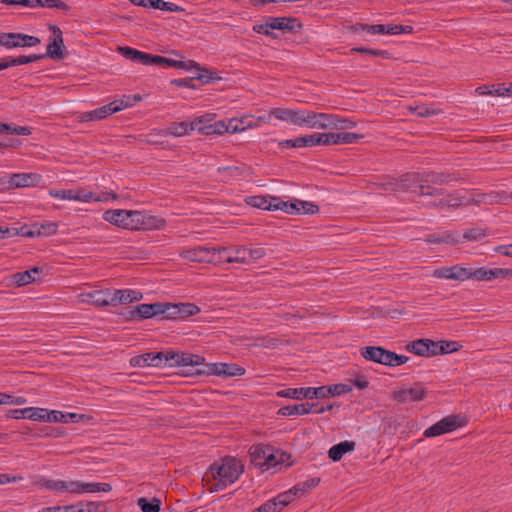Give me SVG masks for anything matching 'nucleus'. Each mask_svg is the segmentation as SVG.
I'll use <instances>...</instances> for the list:
<instances>
[{"label":"nucleus","instance_id":"obj_24","mask_svg":"<svg viewBox=\"0 0 512 512\" xmlns=\"http://www.w3.org/2000/svg\"><path fill=\"white\" fill-rule=\"evenodd\" d=\"M83 302L90 303L96 307L112 306V292L106 290H95L82 295Z\"/></svg>","mask_w":512,"mask_h":512},{"label":"nucleus","instance_id":"obj_5","mask_svg":"<svg viewBox=\"0 0 512 512\" xmlns=\"http://www.w3.org/2000/svg\"><path fill=\"white\" fill-rule=\"evenodd\" d=\"M396 185L402 190H410L414 192H417L416 189L418 188V194L421 196L428 195L436 197L444 195L445 192L442 188L424 185L423 172H411L403 174L399 178Z\"/></svg>","mask_w":512,"mask_h":512},{"label":"nucleus","instance_id":"obj_15","mask_svg":"<svg viewBox=\"0 0 512 512\" xmlns=\"http://www.w3.org/2000/svg\"><path fill=\"white\" fill-rule=\"evenodd\" d=\"M321 394H323V390H320L319 387L287 388L276 393L278 397L291 398L295 400L320 399Z\"/></svg>","mask_w":512,"mask_h":512},{"label":"nucleus","instance_id":"obj_63","mask_svg":"<svg viewBox=\"0 0 512 512\" xmlns=\"http://www.w3.org/2000/svg\"><path fill=\"white\" fill-rule=\"evenodd\" d=\"M111 103L113 107H116L115 112L133 106L132 96H123L121 99L114 100Z\"/></svg>","mask_w":512,"mask_h":512},{"label":"nucleus","instance_id":"obj_56","mask_svg":"<svg viewBox=\"0 0 512 512\" xmlns=\"http://www.w3.org/2000/svg\"><path fill=\"white\" fill-rule=\"evenodd\" d=\"M410 401H422L427 396L425 388L419 384L407 389Z\"/></svg>","mask_w":512,"mask_h":512},{"label":"nucleus","instance_id":"obj_53","mask_svg":"<svg viewBox=\"0 0 512 512\" xmlns=\"http://www.w3.org/2000/svg\"><path fill=\"white\" fill-rule=\"evenodd\" d=\"M297 497V492L294 490V487H292L291 489L279 493L277 496H275V501H278V504H280V508H284L288 506L292 501H294V499Z\"/></svg>","mask_w":512,"mask_h":512},{"label":"nucleus","instance_id":"obj_30","mask_svg":"<svg viewBox=\"0 0 512 512\" xmlns=\"http://www.w3.org/2000/svg\"><path fill=\"white\" fill-rule=\"evenodd\" d=\"M313 407H317V403H301L295 405H287L281 407L277 414L283 417L293 415H306L313 411Z\"/></svg>","mask_w":512,"mask_h":512},{"label":"nucleus","instance_id":"obj_46","mask_svg":"<svg viewBox=\"0 0 512 512\" xmlns=\"http://www.w3.org/2000/svg\"><path fill=\"white\" fill-rule=\"evenodd\" d=\"M321 482L319 477H313L307 479L303 482L297 483L294 487V490L297 492L298 498L309 492L311 489L317 487Z\"/></svg>","mask_w":512,"mask_h":512},{"label":"nucleus","instance_id":"obj_52","mask_svg":"<svg viewBox=\"0 0 512 512\" xmlns=\"http://www.w3.org/2000/svg\"><path fill=\"white\" fill-rule=\"evenodd\" d=\"M298 199L293 202L290 201H279L274 205V209L282 210L288 214H299L300 213V205H298Z\"/></svg>","mask_w":512,"mask_h":512},{"label":"nucleus","instance_id":"obj_44","mask_svg":"<svg viewBox=\"0 0 512 512\" xmlns=\"http://www.w3.org/2000/svg\"><path fill=\"white\" fill-rule=\"evenodd\" d=\"M406 349L418 356H428V339H418L406 345Z\"/></svg>","mask_w":512,"mask_h":512},{"label":"nucleus","instance_id":"obj_22","mask_svg":"<svg viewBox=\"0 0 512 512\" xmlns=\"http://www.w3.org/2000/svg\"><path fill=\"white\" fill-rule=\"evenodd\" d=\"M194 79L201 81L202 84H208V83L214 82L216 80H220L221 78L219 76H216L215 73H213L207 69H204L202 73H200L192 78L174 79L172 81V84L177 87L195 88V85L193 84Z\"/></svg>","mask_w":512,"mask_h":512},{"label":"nucleus","instance_id":"obj_62","mask_svg":"<svg viewBox=\"0 0 512 512\" xmlns=\"http://www.w3.org/2000/svg\"><path fill=\"white\" fill-rule=\"evenodd\" d=\"M266 255L265 249L262 247L257 248H246V259L247 263L250 261H257Z\"/></svg>","mask_w":512,"mask_h":512},{"label":"nucleus","instance_id":"obj_4","mask_svg":"<svg viewBox=\"0 0 512 512\" xmlns=\"http://www.w3.org/2000/svg\"><path fill=\"white\" fill-rule=\"evenodd\" d=\"M360 355L367 361L375 362L389 367L405 364L409 357L387 350L382 346H366L359 350Z\"/></svg>","mask_w":512,"mask_h":512},{"label":"nucleus","instance_id":"obj_57","mask_svg":"<svg viewBox=\"0 0 512 512\" xmlns=\"http://www.w3.org/2000/svg\"><path fill=\"white\" fill-rule=\"evenodd\" d=\"M461 348V345L456 341H439V355H444L452 352H456Z\"/></svg>","mask_w":512,"mask_h":512},{"label":"nucleus","instance_id":"obj_60","mask_svg":"<svg viewBox=\"0 0 512 512\" xmlns=\"http://www.w3.org/2000/svg\"><path fill=\"white\" fill-rule=\"evenodd\" d=\"M413 30L414 29L411 25L387 24V34H389V35L412 33Z\"/></svg>","mask_w":512,"mask_h":512},{"label":"nucleus","instance_id":"obj_59","mask_svg":"<svg viewBox=\"0 0 512 512\" xmlns=\"http://www.w3.org/2000/svg\"><path fill=\"white\" fill-rule=\"evenodd\" d=\"M486 236V233L481 228L466 229L463 233V239L467 241H478Z\"/></svg>","mask_w":512,"mask_h":512},{"label":"nucleus","instance_id":"obj_37","mask_svg":"<svg viewBox=\"0 0 512 512\" xmlns=\"http://www.w3.org/2000/svg\"><path fill=\"white\" fill-rule=\"evenodd\" d=\"M319 389L323 390V394L320 395V399L344 395L352 390L351 386L342 383L330 386H320Z\"/></svg>","mask_w":512,"mask_h":512},{"label":"nucleus","instance_id":"obj_14","mask_svg":"<svg viewBox=\"0 0 512 512\" xmlns=\"http://www.w3.org/2000/svg\"><path fill=\"white\" fill-rule=\"evenodd\" d=\"M217 263H247L246 259V247H217Z\"/></svg>","mask_w":512,"mask_h":512},{"label":"nucleus","instance_id":"obj_12","mask_svg":"<svg viewBox=\"0 0 512 512\" xmlns=\"http://www.w3.org/2000/svg\"><path fill=\"white\" fill-rule=\"evenodd\" d=\"M180 256L189 261L193 262H204V263H217V247H204L199 246L183 250Z\"/></svg>","mask_w":512,"mask_h":512},{"label":"nucleus","instance_id":"obj_20","mask_svg":"<svg viewBox=\"0 0 512 512\" xmlns=\"http://www.w3.org/2000/svg\"><path fill=\"white\" fill-rule=\"evenodd\" d=\"M273 30L288 31L297 33L303 28V24L295 17H270Z\"/></svg>","mask_w":512,"mask_h":512},{"label":"nucleus","instance_id":"obj_19","mask_svg":"<svg viewBox=\"0 0 512 512\" xmlns=\"http://www.w3.org/2000/svg\"><path fill=\"white\" fill-rule=\"evenodd\" d=\"M32 36L22 33L0 32V45L8 49L32 45Z\"/></svg>","mask_w":512,"mask_h":512},{"label":"nucleus","instance_id":"obj_54","mask_svg":"<svg viewBox=\"0 0 512 512\" xmlns=\"http://www.w3.org/2000/svg\"><path fill=\"white\" fill-rule=\"evenodd\" d=\"M9 183L13 187H29L32 183V174H14Z\"/></svg>","mask_w":512,"mask_h":512},{"label":"nucleus","instance_id":"obj_6","mask_svg":"<svg viewBox=\"0 0 512 512\" xmlns=\"http://www.w3.org/2000/svg\"><path fill=\"white\" fill-rule=\"evenodd\" d=\"M48 194L51 197H55L61 200H75L80 202H101L107 201L110 197L116 199L115 193H102V195H96L91 191L85 189H61V190H49Z\"/></svg>","mask_w":512,"mask_h":512},{"label":"nucleus","instance_id":"obj_50","mask_svg":"<svg viewBox=\"0 0 512 512\" xmlns=\"http://www.w3.org/2000/svg\"><path fill=\"white\" fill-rule=\"evenodd\" d=\"M351 53H361V54H369L372 56L381 57L384 59H390L391 54L387 50H381V49H372L367 47H353L350 50Z\"/></svg>","mask_w":512,"mask_h":512},{"label":"nucleus","instance_id":"obj_33","mask_svg":"<svg viewBox=\"0 0 512 512\" xmlns=\"http://www.w3.org/2000/svg\"><path fill=\"white\" fill-rule=\"evenodd\" d=\"M276 197L272 196H250L246 199V203L252 207L259 208L262 210L274 211V205L272 201H277Z\"/></svg>","mask_w":512,"mask_h":512},{"label":"nucleus","instance_id":"obj_2","mask_svg":"<svg viewBox=\"0 0 512 512\" xmlns=\"http://www.w3.org/2000/svg\"><path fill=\"white\" fill-rule=\"evenodd\" d=\"M103 219L117 227L129 230H152L163 228L166 221L162 218L136 210H107Z\"/></svg>","mask_w":512,"mask_h":512},{"label":"nucleus","instance_id":"obj_26","mask_svg":"<svg viewBox=\"0 0 512 512\" xmlns=\"http://www.w3.org/2000/svg\"><path fill=\"white\" fill-rule=\"evenodd\" d=\"M143 295L141 292L132 289H118L112 292V306L140 301Z\"/></svg>","mask_w":512,"mask_h":512},{"label":"nucleus","instance_id":"obj_29","mask_svg":"<svg viewBox=\"0 0 512 512\" xmlns=\"http://www.w3.org/2000/svg\"><path fill=\"white\" fill-rule=\"evenodd\" d=\"M116 107H113L112 103H108L100 108L86 111L81 114V121L90 122V121H98L105 119L106 117L116 113Z\"/></svg>","mask_w":512,"mask_h":512},{"label":"nucleus","instance_id":"obj_18","mask_svg":"<svg viewBox=\"0 0 512 512\" xmlns=\"http://www.w3.org/2000/svg\"><path fill=\"white\" fill-rule=\"evenodd\" d=\"M49 29L52 32L53 39L47 46V54L52 59H63L64 41L62 37V31L58 26L53 24L49 25Z\"/></svg>","mask_w":512,"mask_h":512},{"label":"nucleus","instance_id":"obj_31","mask_svg":"<svg viewBox=\"0 0 512 512\" xmlns=\"http://www.w3.org/2000/svg\"><path fill=\"white\" fill-rule=\"evenodd\" d=\"M355 447L356 443L354 441L345 440L333 445L328 451V456L332 461L337 462L340 461L346 453L354 451Z\"/></svg>","mask_w":512,"mask_h":512},{"label":"nucleus","instance_id":"obj_42","mask_svg":"<svg viewBox=\"0 0 512 512\" xmlns=\"http://www.w3.org/2000/svg\"><path fill=\"white\" fill-rule=\"evenodd\" d=\"M330 129L333 130H346L356 126V122L349 118L341 117L337 114H331Z\"/></svg>","mask_w":512,"mask_h":512},{"label":"nucleus","instance_id":"obj_21","mask_svg":"<svg viewBox=\"0 0 512 512\" xmlns=\"http://www.w3.org/2000/svg\"><path fill=\"white\" fill-rule=\"evenodd\" d=\"M301 111L302 109L277 107L269 111V117L299 126Z\"/></svg>","mask_w":512,"mask_h":512},{"label":"nucleus","instance_id":"obj_45","mask_svg":"<svg viewBox=\"0 0 512 512\" xmlns=\"http://www.w3.org/2000/svg\"><path fill=\"white\" fill-rule=\"evenodd\" d=\"M58 230V224L56 222H45L39 224L34 222V236H51L54 235Z\"/></svg>","mask_w":512,"mask_h":512},{"label":"nucleus","instance_id":"obj_9","mask_svg":"<svg viewBox=\"0 0 512 512\" xmlns=\"http://www.w3.org/2000/svg\"><path fill=\"white\" fill-rule=\"evenodd\" d=\"M112 490V486L109 483L100 482H82L78 480H63L62 481V492L70 494H83V493H97V492H109Z\"/></svg>","mask_w":512,"mask_h":512},{"label":"nucleus","instance_id":"obj_1","mask_svg":"<svg viewBox=\"0 0 512 512\" xmlns=\"http://www.w3.org/2000/svg\"><path fill=\"white\" fill-rule=\"evenodd\" d=\"M244 472L243 463L235 457L227 456L211 464L204 475L208 490L218 492L235 483Z\"/></svg>","mask_w":512,"mask_h":512},{"label":"nucleus","instance_id":"obj_27","mask_svg":"<svg viewBox=\"0 0 512 512\" xmlns=\"http://www.w3.org/2000/svg\"><path fill=\"white\" fill-rule=\"evenodd\" d=\"M265 459L266 460L263 464L262 471L276 469L278 466L286 463L290 459V455L272 446V451H269Z\"/></svg>","mask_w":512,"mask_h":512},{"label":"nucleus","instance_id":"obj_13","mask_svg":"<svg viewBox=\"0 0 512 512\" xmlns=\"http://www.w3.org/2000/svg\"><path fill=\"white\" fill-rule=\"evenodd\" d=\"M432 276L438 279L464 282L470 279V267H466L462 264H456L450 267L442 266L436 268Z\"/></svg>","mask_w":512,"mask_h":512},{"label":"nucleus","instance_id":"obj_32","mask_svg":"<svg viewBox=\"0 0 512 512\" xmlns=\"http://www.w3.org/2000/svg\"><path fill=\"white\" fill-rule=\"evenodd\" d=\"M425 241L433 244H456L459 242V235L457 232L444 231L439 234L427 235Z\"/></svg>","mask_w":512,"mask_h":512},{"label":"nucleus","instance_id":"obj_8","mask_svg":"<svg viewBox=\"0 0 512 512\" xmlns=\"http://www.w3.org/2000/svg\"><path fill=\"white\" fill-rule=\"evenodd\" d=\"M465 425L466 419L464 417L458 415H449L428 427L424 431L423 435L427 438L436 437L453 432L458 428L464 427Z\"/></svg>","mask_w":512,"mask_h":512},{"label":"nucleus","instance_id":"obj_40","mask_svg":"<svg viewBox=\"0 0 512 512\" xmlns=\"http://www.w3.org/2000/svg\"><path fill=\"white\" fill-rule=\"evenodd\" d=\"M137 505L142 512H160L161 510V500L157 497H153L152 499L140 497L137 500Z\"/></svg>","mask_w":512,"mask_h":512},{"label":"nucleus","instance_id":"obj_3","mask_svg":"<svg viewBox=\"0 0 512 512\" xmlns=\"http://www.w3.org/2000/svg\"><path fill=\"white\" fill-rule=\"evenodd\" d=\"M158 354H161V367H182V372L186 376H198L194 372L200 370V366L204 361L203 356L187 352L168 350L158 352Z\"/></svg>","mask_w":512,"mask_h":512},{"label":"nucleus","instance_id":"obj_11","mask_svg":"<svg viewBox=\"0 0 512 512\" xmlns=\"http://www.w3.org/2000/svg\"><path fill=\"white\" fill-rule=\"evenodd\" d=\"M140 64L149 66H161V67H173L178 69H186L190 67H195L197 70H200L198 64L193 61H189L188 63L180 60H173L170 58H166L160 55H153L150 53L144 52L142 59L139 62Z\"/></svg>","mask_w":512,"mask_h":512},{"label":"nucleus","instance_id":"obj_47","mask_svg":"<svg viewBox=\"0 0 512 512\" xmlns=\"http://www.w3.org/2000/svg\"><path fill=\"white\" fill-rule=\"evenodd\" d=\"M178 318L185 319L196 315L200 312V308L194 303H176Z\"/></svg>","mask_w":512,"mask_h":512},{"label":"nucleus","instance_id":"obj_39","mask_svg":"<svg viewBox=\"0 0 512 512\" xmlns=\"http://www.w3.org/2000/svg\"><path fill=\"white\" fill-rule=\"evenodd\" d=\"M8 286L14 285L16 287H22L32 282V269H28L24 272H17L6 278Z\"/></svg>","mask_w":512,"mask_h":512},{"label":"nucleus","instance_id":"obj_35","mask_svg":"<svg viewBox=\"0 0 512 512\" xmlns=\"http://www.w3.org/2000/svg\"><path fill=\"white\" fill-rule=\"evenodd\" d=\"M64 435V431L60 427H52L43 424H34V437H54L59 438Z\"/></svg>","mask_w":512,"mask_h":512},{"label":"nucleus","instance_id":"obj_16","mask_svg":"<svg viewBox=\"0 0 512 512\" xmlns=\"http://www.w3.org/2000/svg\"><path fill=\"white\" fill-rule=\"evenodd\" d=\"M251 127V120L232 118L227 122L220 120L214 123L216 134L222 135L224 133H237Z\"/></svg>","mask_w":512,"mask_h":512},{"label":"nucleus","instance_id":"obj_43","mask_svg":"<svg viewBox=\"0 0 512 512\" xmlns=\"http://www.w3.org/2000/svg\"><path fill=\"white\" fill-rule=\"evenodd\" d=\"M159 308L157 310V316L162 315V319H177L178 311L176 304L170 302H158Z\"/></svg>","mask_w":512,"mask_h":512},{"label":"nucleus","instance_id":"obj_28","mask_svg":"<svg viewBox=\"0 0 512 512\" xmlns=\"http://www.w3.org/2000/svg\"><path fill=\"white\" fill-rule=\"evenodd\" d=\"M272 451V446L267 444H254L249 449V456L251 463L262 470L265 463L266 455Z\"/></svg>","mask_w":512,"mask_h":512},{"label":"nucleus","instance_id":"obj_7","mask_svg":"<svg viewBox=\"0 0 512 512\" xmlns=\"http://www.w3.org/2000/svg\"><path fill=\"white\" fill-rule=\"evenodd\" d=\"M198 376L216 375V376H242L245 374V369L237 364L228 363H206L205 360L200 366V370L195 372Z\"/></svg>","mask_w":512,"mask_h":512},{"label":"nucleus","instance_id":"obj_23","mask_svg":"<svg viewBox=\"0 0 512 512\" xmlns=\"http://www.w3.org/2000/svg\"><path fill=\"white\" fill-rule=\"evenodd\" d=\"M459 179L458 175L455 173H444V172H423V180L424 185H430L435 187L434 185H444L449 184L451 182L457 181Z\"/></svg>","mask_w":512,"mask_h":512},{"label":"nucleus","instance_id":"obj_49","mask_svg":"<svg viewBox=\"0 0 512 512\" xmlns=\"http://www.w3.org/2000/svg\"><path fill=\"white\" fill-rule=\"evenodd\" d=\"M34 7L56 8L68 11L70 6L61 0H34Z\"/></svg>","mask_w":512,"mask_h":512},{"label":"nucleus","instance_id":"obj_41","mask_svg":"<svg viewBox=\"0 0 512 512\" xmlns=\"http://www.w3.org/2000/svg\"><path fill=\"white\" fill-rule=\"evenodd\" d=\"M497 278L496 268L487 269L485 267L473 269L470 268V279H475L477 281H490L492 279Z\"/></svg>","mask_w":512,"mask_h":512},{"label":"nucleus","instance_id":"obj_58","mask_svg":"<svg viewBox=\"0 0 512 512\" xmlns=\"http://www.w3.org/2000/svg\"><path fill=\"white\" fill-rule=\"evenodd\" d=\"M253 30L258 34H263L271 38H276L277 36L272 32V25L270 17L267 18L266 22L263 24H256L253 26Z\"/></svg>","mask_w":512,"mask_h":512},{"label":"nucleus","instance_id":"obj_55","mask_svg":"<svg viewBox=\"0 0 512 512\" xmlns=\"http://www.w3.org/2000/svg\"><path fill=\"white\" fill-rule=\"evenodd\" d=\"M191 130H197L199 133L204 135L216 134L214 123L205 124L201 119L192 122Z\"/></svg>","mask_w":512,"mask_h":512},{"label":"nucleus","instance_id":"obj_48","mask_svg":"<svg viewBox=\"0 0 512 512\" xmlns=\"http://www.w3.org/2000/svg\"><path fill=\"white\" fill-rule=\"evenodd\" d=\"M191 126L192 122H173L168 127V133L175 137H181L192 131Z\"/></svg>","mask_w":512,"mask_h":512},{"label":"nucleus","instance_id":"obj_38","mask_svg":"<svg viewBox=\"0 0 512 512\" xmlns=\"http://www.w3.org/2000/svg\"><path fill=\"white\" fill-rule=\"evenodd\" d=\"M158 308V302L150 304H139L135 306V313L137 314L138 321L156 317Z\"/></svg>","mask_w":512,"mask_h":512},{"label":"nucleus","instance_id":"obj_10","mask_svg":"<svg viewBox=\"0 0 512 512\" xmlns=\"http://www.w3.org/2000/svg\"><path fill=\"white\" fill-rule=\"evenodd\" d=\"M331 114L315 112L313 110L302 109L300 115L299 127L309 129H330Z\"/></svg>","mask_w":512,"mask_h":512},{"label":"nucleus","instance_id":"obj_64","mask_svg":"<svg viewBox=\"0 0 512 512\" xmlns=\"http://www.w3.org/2000/svg\"><path fill=\"white\" fill-rule=\"evenodd\" d=\"M118 314L126 322L138 321L137 314L135 313V306L126 307L122 309Z\"/></svg>","mask_w":512,"mask_h":512},{"label":"nucleus","instance_id":"obj_36","mask_svg":"<svg viewBox=\"0 0 512 512\" xmlns=\"http://www.w3.org/2000/svg\"><path fill=\"white\" fill-rule=\"evenodd\" d=\"M63 480H52L45 477L34 476V486L40 489H46L55 493L62 492Z\"/></svg>","mask_w":512,"mask_h":512},{"label":"nucleus","instance_id":"obj_34","mask_svg":"<svg viewBox=\"0 0 512 512\" xmlns=\"http://www.w3.org/2000/svg\"><path fill=\"white\" fill-rule=\"evenodd\" d=\"M351 32L359 33L366 32L368 34H387V25L384 24H364V23H356L349 27Z\"/></svg>","mask_w":512,"mask_h":512},{"label":"nucleus","instance_id":"obj_25","mask_svg":"<svg viewBox=\"0 0 512 512\" xmlns=\"http://www.w3.org/2000/svg\"><path fill=\"white\" fill-rule=\"evenodd\" d=\"M132 367H161V354L158 352H148L141 355L133 356L130 359Z\"/></svg>","mask_w":512,"mask_h":512},{"label":"nucleus","instance_id":"obj_61","mask_svg":"<svg viewBox=\"0 0 512 512\" xmlns=\"http://www.w3.org/2000/svg\"><path fill=\"white\" fill-rule=\"evenodd\" d=\"M340 144H353L361 140L364 135L353 132H339Z\"/></svg>","mask_w":512,"mask_h":512},{"label":"nucleus","instance_id":"obj_51","mask_svg":"<svg viewBox=\"0 0 512 512\" xmlns=\"http://www.w3.org/2000/svg\"><path fill=\"white\" fill-rule=\"evenodd\" d=\"M118 50L123 57L135 63H139L144 54L143 51L128 46L119 47Z\"/></svg>","mask_w":512,"mask_h":512},{"label":"nucleus","instance_id":"obj_17","mask_svg":"<svg viewBox=\"0 0 512 512\" xmlns=\"http://www.w3.org/2000/svg\"><path fill=\"white\" fill-rule=\"evenodd\" d=\"M100 503L97 502H78L66 506L44 507L39 512H98Z\"/></svg>","mask_w":512,"mask_h":512}]
</instances>
